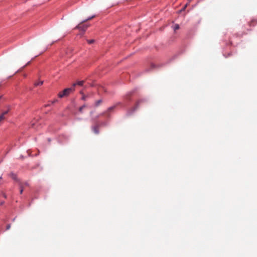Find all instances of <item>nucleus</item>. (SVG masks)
I'll return each instance as SVG.
<instances>
[{"label": "nucleus", "mask_w": 257, "mask_h": 257, "mask_svg": "<svg viewBox=\"0 0 257 257\" xmlns=\"http://www.w3.org/2000/svg\"><path fill=\"white\" fill-rule=\"evenodd\" d=\"M142 101H143V100H140L138 101L137 102L136 106L133 108L127 111V112L126 113V115L127 116H130V115H132L133 114V113L134 111H135L138 108L139 105L142 102Z\"/></svg>", "instance_id": "f257e3e1"}, {"label": "nucleus", "mask_w": 257, "mask_h": 257, "mask_svg": "<svg viewBox=\"0 0 257 257\" xmlns=\"http://www.w3.org/2000/svg\"><path fill=\"white\" fill-rule=\"evenodd\" d=\"M75 86L76 84H73L71 87L66 88L63 90L64 92L66 93V96L68 95L71 92L74 91Z\"/></svg>", "instance_id": "f03ea898"}, {"label": "nucleus", "mask_w": 257, "mask_h": 257, "mask_svg": "<svg viewBox=\"0 0 257 257\" xmlns=\"http://www.w3.org/2000/svg\"><path fill=\"white\" fill-rule=\"evenodd\" d=\"M106 125V123L105 122H102L100 124V125H94V126H92V130L93 131V132L96 134H98L99 133V130H98V127L100 126H101V125Z\"/></svg>", "instance_id": "7ed1b4c3"}, {"label": "nucleus", "mask_w": 257, "mask_h": 257, "mask_svg": "<svg viewBox=\"0 0 257 257\" xmlns=\"http://www.w3.org/2000/svg\"><path fill=\"white\" fill-rule=\"evenodd\" d=\"M87 27H88L87 25H83L82 24H80L76 27V28L79 29L80 30L82 31L83 32V34Z\"/></svg>", "instance_id": "20e7f679"}, {"label": "nucleus", "mask_w": 257, "mask_h": 257, "mask_svg": "<svg viewBox=\"0 0 257 257\" xmlns=\"http://www.w3.org/2000/svg\"><path fill=\"white\" fill-rule=\"evenodd\" d=\"M116 107V105H113L112 106L109 107L107 111L104 113L106 115L107 117H109V115L108 114V112H111Z\"/></svg>", "instance_id": "39448f33"}, {"label": "nucleus", "mask_w": 257, "mask_h": 257, "mask_svg": "<svg viewBox=\"0 0 257 257\" xmlns=\"http://www.w3.org/2000/svg\"><path fill=\"white\" fill-rule=\"evenodd\" d=\"M9 112V109H8L7 110H6L5 111H4L2 114L0 115V122L4 119V116L5 114H7L8 112Z\"/></svg>", "instance_id": "423d86ee"}, {"label": "nucleus", "mask_w": 257, "mask_h": 257, "mask_svg": "<svg viewBox=\"0 0 257 257\" xmlns=\"http://www.w3.org/2000/svg\"><path fill=\"white\" fill-rule=\"evenodd\" d=\"M66 93L64 92V91H62L61 92H60L59 94H58V96L60 97V98H62L64 96H66Z\"/></svg>", "instance_id": "0eeeda50"}, {"label": "nucleus", "mask_w": 257, "mask_h": 257, "mask_svg": "<svg viewBox=\"0 0 257 257\" xmlns=\"http://www.w3.org/2000/svg\"><path fill=\"white\" fill-rule=\"evenodd\" d=\"M84 82V81H78V82L75 83L74 84H76V85L82 86Z\"/></svg>", "instance_id": "6e6552de"}, {"label": "nucleus", "mask_w": 257, "mask_h": 257, "mask_svg": "<svg viewBox=\"0 0 257 257\" xmlns=\"http://www.w3.org/2000/svg\"><path fill=\"white\" fill-rule=\"evenodd\" d=\"M173 28L174 31H176L179 29V25L178 24H175L173 26Z\"/></svg>", "instance_id": "1a4fd4ad"}, {"label": "nucleus", "mask_w": 257, "mask_h": 257, "mask_svg": "<svg viewBox=\"0 0 257 257\" xmlns=\"http://www.w3.org/2000/svg\"><path fill=\"white\" fill-rule=\"evenodd\" d=\"M80 93H81V94H82V96L81 99H82V100H86V98L87 97V96H86V95H84V94H83V93L82 91H81V92H80Z\"/></svg>", "instance_id": "9d476101"}, {"label": "nucleus", "mask_w": 257, "mask_h": 257, "mask_svg": "<svg viewBox=\"0 0 257 257\" xmlns=\"http://www.w3.org/2000/svg\"><path fill=\"white\" fill-rule=\"evenodd\" d=\"M10 175L12 177V178L15 180H17V177H16V174H14L13 173H11Z\"/></svg>", "instance_id": "9b49d317"}, {"label": "nucleus", "mask_w": 257, "mask_h": 257, "mask_svg": "<svg viewBox=\"0 0 257 257\" xmlns=\"http://www.w3.org/2000/svg\"><path fill=\"white\" fill-rule=\"evenodd\" d=\"M101 102H102V100H101V99H99V100H97V101H96L95 102V106H99V104H100Z\"/></svg>", "instance_id": "f8f14e48"}, {"label": "nucleus", "mask_w": 257, "mask_h": 257, "mask_svg": "<svg viewBox=\"0 0 257 257\" xmlns=\"http://www.w3.org/2000/svg\"><path fill=\"white\" fill-rule=\"evenodd\" d=\"M20 193L22 194L23 192V185L21 183H20Z\"/></svg>", "instance_id": "ddd939ff"}, {"label": "nucleus", "mask_w": 257, "mask_h": 257, "mask_svg": "<svg viewBox=\"0 0 257 257\" xmlns=\"http://www.w3.org/2000/svg\"><path fill=\"white\" fill-rule=\"evenodd\" d=\"M43 81H39V82H37V83H36L35 84V85L36 86H39V85H42V84H43Z\"/></svg>", "instance_id": "4468645a"}, {"label": "nucleus", "mask_w": 257, "mask_h": 257, "mask_svg": "<svg viewBox=\"0 0 257 257\" xmlns=\"http://www.w3.org/2000/svg\"><path fill=\"white\" fill-rule=\"evenodd\" d=\"M94 17H95V16H91V17H90L88 18L87 19H86V20H85L83 21H82V22L83 23V22H86V21H88V20H91V19H92L93 18H94Z\"/></svg>", "instance_id": "2eb2a0df"}, {"label": "nucleus", "mask_w": 257, "mask_h": 257, "mask_svg": "<svg viewBox=\"0 0 257 257\" xmlns=\"http://www.w3.org/2000/svg\"><path fill=\"white\" fill-rule=\"evenodd\" d=\"M85 107H86L85 105H83L81 106V107H80L79 109V111L82 112L83 108H85Z\"/></svg>", "instance_id": "dca6fc26"}, {"label": "nucleus", "mask_w": 257, "mask_h": 257, "mask_svg": "<svg viewBox=\"0 0 257 257\" xmlns=\"http://www.w3.org/2000/svg\"><path fill=\"white\" fill-rule=\"evenodd\" d=\"M94 40L92 39V40H87V42L89 43V44H92L94 42Z\"/></svg>", "instance_id": "f3484780"}, {"label": "nucleus", "mask_w": 257, "mask_h": 257, "mask_svg": "<svg viewBox=\"0 0 257 257\" xmlns=\"http://www.w3.org/2000/svg\"><path fill=\"white\" fill-rule=\"evenodd\" d=\"M251 24H252L253 25H255L256 24V21L255 20H252L251 22Z\"/></svg>", "instance_id": "a211bd4d"}, {"label": "nucleus", "mask_w": 257, "mask_h": 257, "mask_svg": "<svg viewBox=\"0 0 257 257\" xmlns=\"http://www.w3.org/2000/svg\"><path fill=\"white\" fill-rule=\"evenodd\" d=\"M11 227V225L10 224H8L7 226V230H9Z\"/></svg>", "instance_id": "6ab92c4d"}, {"label": "nucleus", "mask_w": 257, "mask_h": 257, "mask_svg": "<svg viewBox=\"0 0 257 257\" xmlns=\"http://www.w3.org/2000/svg\"><path fill=\"white\" fill-rule=\"evenodd\" d=\"M2 195H3V196L4 198H7V195H6V194L5 193H3V194H2Z\"/></svg>", "instance_id": "aec40b11"}, {"label": "nucleus", "mask_w": 257, "mask_h": 257, "mask_svg": "<svg viewBox=\"0 0 257 257\" xmlns=\"http://www.w3.org/2000/svg\"><path fill=\"white\" fill-rule=\"evenodd\" d=\"M25 185H26V186H28V185H29L28 183V182H25Z\"/></svg>", "instance_id": "412c9836"}, {"label": "nucleus", "mask_w": 257, "mask_h": 257, "mask_svg": "<svg viewBox=\"0 0 257 257\" xmlns=\"http://www.w3.org/2000/svg\"><path fill=\"white\" fill-rule=\"evenodd\" d=\"M4 203V202H2L1 203H0V205H3V204Z\"/></svg>", "instance_id": "4be33fe9"}, {"label": "nucleus", "mask_w": 257, "mask_h": 257, "mask_svg": "<svg viewBox=\"0 0 257 257\" xmlns=\"http://www.w3.org/2000/svg\"><path fill=\"white\" fill-rule=\"evenodd\" d=\"M152 67L153 68H154V67H155V65H154V64H152Z\"/></svg>", "instance_id": "5701e85b"}, {"label": "nucleus", "mask_w": 257, "mask_h": 257, "mask_svg": "<svg viewBox=\"0 0 257 257\" xmlns=\"http://www.w3.org/2000/svg\"><path fill=\"white\" fill-rule=\"evenodd\" d=\"M2 179V176L0 177V179Z\"/></svg>", "instance_id": "b1692460"}]
</instances>
